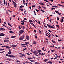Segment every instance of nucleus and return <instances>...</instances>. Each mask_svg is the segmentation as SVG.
Instances as JSON below:
<instances>
[{
  "mask_svg": "<svg viewBox=\"0 0 64 64\" xmlns=\"http://www.w3.org/2000/svg\"><path fill=\"white\" fill-rule=\"evenodd\" d=\"M61 20L62 21H61V23H62V22H63L64 20H63V19H62Z\"/></svg>",
  "mask_w": 64,
  "mask_h": 64,
  "instance_id": "obj_32",
  "label": "nucleus"
},
{
  "mask_svg": "<svg viewBox=\"0 0 64 64\" xmlns=\"http://www.w3.org/2000/svg\"><path fill=\"white\" fill-rule=\"evenodd\" d=\"M6 39H9V38H5Z\"/></svg>",
  "mask_w": 64,
  "mask_h": 64,
  "instance_id": "obj_64",
  "label": "nucleus"
},
{
  "mask_svg": "<svg viewBox=\"0 0 64 64\" xmlns=\"http://www.w3.org/2000/svg\"><path fill=\"white\" fill-rule=\"evenodd\" d=\"M29 21L30 23H32V22H33V21H32V20H30Z\"/></svg>",
  "mask_w": 64,
  "mask_h": 64,
  "instance_id": "obj_17",
  "label": "nucleus"
},
{
  "mask_svg": "<svg viewBox=\"0 0 64 64\" xmlns=\"http://www.w3.org/2000/svg\"><path fill=\"white\" fill-rule=\"evenodd\" d=\"M57 20L58 21V20H59V18L58 17H57Z\"/></svg>",
  "mask_w": 64,
  "mask_h": 64,
  "instance_id": "obj_52",
  "label": "nucleus"
},
{
  "mask_svg": "<svg viewBox=\"0 0 64 64\" xmlns=\"http://www.w3.org/2000/svg\"><path fill=\"white\" fill-rule=\"evenodd\" d=\"M27 58H28L27 59H28L29 60H30V58L27 57Z\"/></svg>",
  "mask_w": 64,
  "mask_h": 64,
  "instance_id": "obj_38",
  "label": "nucleus"
},
{
  "mask_svg": "<svg viewBox=\"0 0 64 64\" xmlns=\"http://www.w3.org/2000/svg\"><path fill=\"white\" fill-rule=\"evenodd\" d=\"M26 43V44H29V45H30V44H29V42H25V43Z\"/></svg>",
  "mask_w": 64,
  "mask_h": 64,
  "instance_id": "obj_29",
  "label": "nucleus"
},
{
  "mask_svg": "<svg viewBox=\"0 0 64 64\" xmlns=\"http://www.w3.org/2000/svg\"><path fill=\"white\" fill-rule=\"evenodd\" d=\"M25 63H30V64H32V63L31 62H27V61Z\"/></svg>",
  "mask_w": 64,
  "mask_h": 64,
  "instance_id": "obj_13",
  "label": "nucleus"
},
{
  "mask_svg": "<svg viewBox=\"0 0 64 64\" xmlns=\"http://www.w3.org/2000/svg\"><path fill=\"white\" fill-rule=\"evenodd\" d=\"M24 23H21V24H22V25H24Z\"/></svg>",
  "mask_w": 64,
  "mask_h": 64,
  "instance_id": "obj_60",
  "label": "nucleus"
},
{
  "mask_svg": "<svg viewBox=\"0 0 64 64\" xmlns=\"http://www.w3.org/2000/svg\"><path fill=\"white\" fill-rule=\"evenodd\" d=\"M24 20H27V18H24Z\"/></svg>",
  "mask_w": 64,
  "mask_h": 64,
  "instance_id": "obj_40",
  "label": "nucleus"
},
{
  "mask_svg": "<svg viewBox=\"0 0 64 64\" xmlns=\"http://www.w3.org/2000/svg\"><path fill=\"white\" fill-rule=\"evenodd\" d=\"M23 7H24V6L22 5H21L20 7V8H23Z\"/></svg>",
  "mask_w": 64,
  "mask_h": 64,
  "instance_id": "obj_22",
  "label": "nucleus"
},
{
  "mask_svg": "<svg viewBox=\"0 0 64 64\" xmlns=\"http://www.w3.org/2000/svg\"><path fill=\"white\" fill-rule=\"evenodd\" d=\"M4 42H9V40H4Z\"/></svg>",
  "mask_w": 64,
  "mask_h": 64,
  "instance_id": "obj_11",
  "label": "nucleus"
},
{
  "mask_svg": "<svg viewBox=\"0 0 64 64\" xmlns=\"http://www.w3.org/2000/svg\"><path fill=\"white\" fill-rule=\"evenodd\" d=\"M22 46L23 47H26V46Z\"/></svg>",
  "mask_w": 64,
  "mask_h": 64,
  "instance_id": "obj_56",
  "label": "nucleus"
},
{
  "mask_svg": "<svg viewBox=\"0 0 64 64\" xmlns=\"http://www.w3.org/2000/svg\"><path fill=\"white\" fill-rule=\"evenodd\" d=\"M44 55V53H42L41 54V55L42 56H43V55Z\"/></svg>",
  "mask_w": 64,
  "mask_h": 64,
  "instance_id": "obj_55",
  "label": "nucleus"
},
{
  "mask_svg": "<svg viewBox=\"0 0 64 64\" xmlns=\"http://www.w3.org/2000/svg\"><path fill=\"white\" fill-rule=\"evenodd\" d=\"M32 24L33 25V26H34V28H36V27L35 26V25H34V24L33 23V22H32Z\"/></svg>",
  "mask_w": 64,
  "mask_h": 64,
  "instance_id": "obj_19",
  "label": "nucleus"
},
{
  "mask_svg": "<svg viewBox=\"0 0 64 64\" xmlns=\"http://www.w3.org/2000/svg\"><path fill=\"white\" fill-rule=\"evenodd\" d=\"M15 8H16V7H17V4H16V2H14L13 4Z\"/></svg>",
  "mask_w": 64,
  "mask_h": 64,
  "instance_id": "obj_6",
  "label": "nucleus"
},
{
  "mask_svg": "<svg viewBox=\"0 0 64 64\" xmlns=\"http://www.w3.org/2000/svg\"><path fill=\"white\" fill-rule=\"evenodd\" d=\"M0 31H4V30H5V29L4 28H0Z\"/></svg>",
  "mask_w": 64,
  "mask_h": 64,
  "instance_id": "obj_9",
  "label": "nucleus"
},
{
  "mask_svg": "<svg viewBox=\"0 0 64 64\" xmlns=\"http://www.w3.org/2000/svg\"><path fill=\"white\" fill-rule=\"evenodd\" d=\"M23 3L24 4L25 3V2L24 0L23 1Z\"/></svg>",
  "mask_w": 64,
  "mask_h": 64,
  "instance_id": "obj_50",
  "label": "nucleus"
},
{
  "mask_svg": "<svg viewBox=\"0 0 64 64\" xmlns=\"http://www.w3.org/2000/svg\"><path fill=\"white\" fill-rule=\"evenodd\" d=\"M26 6H28V5H27V3H26Z\"/></svg>",
  "mask_w": 64,
  "mask_h": 64,
  "instance_id": "obj_57",
  "label": "nucleus"
},
{
  "mask_svg": "<svg viewBox=\"0 0 64 64\" xmlns=\"http://www.w3.org/2000/svg\"><path fill=\"white\" fill-rule=\"evenodd\" d=\"M6 56H8V57H9V54H6L5 55Z\"/></svg>",
  "mask_w": 64,
  "mask_h": 64,
  "instance_id": "obj_37",
  "label": "nucleus"
},
{
  "mask_svg": "<svg viewBox=\"0 0 64 64\" xmlns=\"http://www.w3.org/2000/svg\"><path fill=\"white\" fill-rule=\"evenodd\" d=\"M24 36L23 35L22 36H21L19 38V40H23V39H24Z\"/></svg>",
  "mask_w": 64,
  "mask_h": 64,
  "instance_id": "obj_1",
  "label": "nucleus"
},
{
  "mask_svg": "<svg viewBox=\"0 0 64 64\" xmlns=\"http://www.w3.org/2000/svg\"><path fill=\"white\" fill-rule=\"evenodd\" d=\"M38 23L39 24H41L40 22V21H39L38 22Z\"/></svg>",
  "mask_w": 64,
  "mask_h": 64,
  "instance_id": "obj_63",
  "label": "nucleus"
},
{
  "mask_svg": "<svg viewBox=\"0 0 64 64\" xmlns=\"http://www.w3.org/2000/svg\"><path fill=\"white\" fill-rule=\"evenodd\" d=\"M30 61L32 62H34V60H30Z\"/></svg>",
  "mask_w": 64,
  "mask_h": 64,
  "instance_id": "obj_26",
  "label": "nucleus"
},
{
  "mask_svg": "<svg viewBox=\"0 0 64 64\" xmlns=\"http://www.w3.org/2000/svg\"><path fill=\"white\" fill-rule=\"evenodd\" d=\"M16 36H13L10 37V38H15V37H16Z\"/></svg>",
  "mask_w": 64,
  "mask_h": 64,
  "instance_id": "obj_21",
  "label": "nucleus"
},
{
  "mask_svg": "<svg viewBox=\"0 0 64 64\" xmlns=\"http://www.w3.org/2000/svg\"><path fill=\"white\" fill-rule=\"evenodd\" d=\"M40 11H42V12H45V11L43 10H42V9L40 10Z\"/></svg>",
  "mask_w": 64,
  "mask_h": 64,
  "instance_id": "obj_41",
  "label": "nucleus"
},
{
  "mask_svg": "<svg viewBox=\"0 0 64 64\" xmlns=\"http://www.w3.org/2000/svg\"><path fill=\"white\" fill-rule=\"evenodd\" d=\"M55 12H56V13H58V14H59V12H58V11L55 10Z\"/></svg>",
  "mask_w": 64,
  "mask_h": 64,
  "instance_id": "obj_25",
  "label": "nucleus"
},
{
  "mask_svg": "<svg viewBox=\"0 0 64 64\" xmlns=\"http://www.w3.org/2000/svg\"><path fill=\"white\" fill-rule=\"evenodd\" d=\"M4 5H3L2 4H0L2 6H4V5H5V0H4Z\"/></svg>",
  "mask_w": 64,
  "mask_h": 64,
  "instance_id": "obj_7",
  "label": "nucleus"
},
{
  "mask_svg": "<svg viewBox=\"0 0 64 64\" xmlns=\"http://www.w3.org/2000/svg\"><path fill=\"white\" fill-rule=\"evenodd\" d=\"M48 63H50V64H52V62L50 61H49L48 62Z\"/></svg>",
  "mask_w": 64,
  "mask_h": 64,
  "instance_id": "obj_20",
  "label": "nucleus"
},
{
  "mask_svg": "<svg viewBox=\"0 0 64 64\" xmlns=\"http://www.w3.org/2000/svg\"><path fill=\"white\" fill-rule=\"evenodd\" d=\"M45 1H46V2H48V3H50V2L48 1V0H44Z\"/></svg>",
  "mask_w": 64,
  "mask_h": 64,
  "instance_id": "obj_24",
  "label": "nucleus"
},
{
  "mask_svg": "<svg viewBox=\"0 0 64 64\" xmlns=\"http://www.w3.org/2000/svg\"><path fill=\"white\" fill-rule=\"evenodd\" d=\"M46 25H47L48 26V27H50V26L49 25V24H46Z\"/></svg>",
  "mask_w": 64,
  "mask_h": 64,
  "instance_id": "obj_48",
  "label": "nucleus"
},
{
  "mask_svg": "<svg viewBox=\"0 0 64 64\" xmlns=\"http://www.w3.org/2000/svg\"><path fill=\"white\" fill-rule=\"evenodd\" d=\"M42 8H44V9H46V8L44 6H42Z\"/></svg>",
  "mask_w": 64,
  "mask_h": 64,
  "instance_id": "obj_34",
  "label": "nucleus"
},
{
  "mask_svg": "<svg viewBox=\"0 0 64 64\" xmlns=\"http://www.w3.org/2000/svg\"><path fill=\"white\" fill-rule=\"evenodd\" d=\"M1 47H6L7 48H10V47L6 46H1Z\"/></svg>",
  "mask_w": 64,
  "mask_h": 64,
  "instance_id": "obj_3",
  "label": "nucleus"
},
{
  "mask_svg": "<svg viewBox=\"0 0 64 64\" xmlns=\"http://www.w3.org/2000/svg\"><path fill=\"white\" fill-rule=\"evenodd\" d=\"M34 36L35 37V38H37V37L36 36V34Z\"/></svg>",
  "mask_w": 64,
  "mask_h": 64,
  "instance_id": "obj_53",
  "label": "nucleus"
},
{
  "mask_svg": "<svg viewBox=\"0 0 64 64\" xmlns=\"http://www.w3.org/2000/svg\"><path fill=\"white\" fill-rule=\"evenodd\" d=\"M56 26L57 27H58V28H59V26L58 25H56Z\"/></svg>",
  "mask_w": 64,
  "mask_h": 64,
  "instance_id": "obj_28",
  "label": "nucleus"
},
{
  "mask_svg": "<svg viewBox=\"0 0 64 64\" xmlns=\"http://www.w3.org/2000/svg\"><path fill=\"white\" fill-rule=\"evenodd\" d=\"M18 28L19 29H21V27H20V26H19L18 27Z\"/></svg>",
  "mask_w": 64,
  "mask_h": 64,
  "instance_id": "obj_58",
  "label": "nucleus"
},
{
  "mask_svg": "<svg viewBox=\"0 0 64 64\" xmlns=\"http://www.w3.org/2000/svg\"><path fill=\"white\" fill-rule=\"evenodd\" d=\"M20 10L21 11H23V9H21V8H20Z\"/></svg>",
  "mask_w": 64,
  "mask_h": 64,
  "instance_id": "obj_35",
  "label": "nucleus"
},
{
  "mask_svg": "<svg viewBox=\"0 0 64 64\" xmlns=\"http://www.w3.org/2000/svg\"><path fill=\"white\" fill-rule=\"evenodd\" d=\"M37 51H35V52H34L33 53H34V54L36 56H39V55H37L36 54H37ZM36 53V54H35Z\"/></svg>",
  "mask_w": 64,
  "mask_h": 64,
  "instance_id": "obj_4",
  "label": "nucleus"
},
{
  "mask_svg": "<svg viewBox=\"0 0 64 64\" xmlns=\"http://www.w3.org/2000/svg\"><path fill=\"white\" fill-rule=\"evenodd\" d=\"M49 36H48V37H49V38H50V37H51V36L50 35V34L49 35Z\"/></svg>",
  "mask_w": 64,
  "mask_h": 64,
  "instance_id": "obj_62",
  "label": "nucleus"
},
{
  "mask_svg": "<svg viewBox=\"0 0 64 64\" xmlns=\"http://www.w3.org/2000/svg\"><path fill=\"white\" fill-rule=\"evenodd\" d=\"M12 52V51L11 50H9V52H10V53H11V52Z\"/></svg>",
  "mask_w": 64,
  "mask_h": 64,
  "instance_id": "obj_46",
  "label": "nucleus"
},
{
  "mask_svg": "<svg viewBox=\"0 0 64 64\" xmlns=\"http://www.w3.org/2000/svg\"><path fill=\"white\" fill-rule=\"evenodd\" d=\"M34 13H35V14H34V15H36V12H35V11H34Z\"/></svg>",
  "mask_w": 64,
  "mask_h": 64,
  "instance_id": "obj_36",
  "label": "nucleus"
},
{
  "mask_svg": "<svg viewBox=\"0 0 64 64\" xmlns=\"http://www.w3.org/2000/svg\"><path fill=\"white\" fill-rule=\"evenodd\" d=\"M12 58H16V56H12Z\"/></svg>",
  "mask_w": 64,
  "mask_h": 64,
  "instance_id": "obj_44",
  "label": "nucleus"
},
{
  "mask_svg": "<svg viewBox=\"0 0 64 64\" xmlns=\"http://www.w3.org/2000/svg\"><path fill=\"white\" fill-rule=\"evenodd\" d=\"M44 48H45V47H43V48L42 49V50H44Z\"/></svg>",
  "mask_w": 64,
  "mask_h": 64,
  "instance_id": "obj_47",
  "label": "nucleus"
},
{
  "mask_svg": "<svg viewBox=\"0 0 64 64\" xmlns=\"http://www.w3.org/2000/svg\"><path fill=\"white\" fill-rule=\"evenodd\" d=\"M33 43L34 44H36V42L35 41H33Z\"/></svg>",
  "mask_w": 64,
  "mask_h": 64,
  "instance_id": "obj_14",
  "label": "nucleus"
},
{
  "mask_svg": "<svg viewBox=\"0 0 64 64\" xmlns=\"http://www.w3.org/2000/svg\"><path fill=\"white\" fill-rule=\"evenodd\" d=\"M24 32V30H23L19 31V35H21V34H22V33H23V32Z\"/></svg>",
  "mask_w": 64,
  "mask_h": 64,
  "instance_id": "obj_2",
  "label": "nucleus"
},
{
  "mask_svg": "<svg viewBox=\"0 0 64 64\" xmlns=\"http://www.w3.org/2000/svg\"><path fill=\"white\" fill-rule=\"evenodd\" d=\"M22 57H25V54H22Z\"/></svg>",
  "mask_w": 64,
  "mask_h": 64,
  "instance_id": "obj_33",
  "label": "nucleus"
},
{
  "mask_svg": "<svg viewBox=\"0 0 64 64\" xmlns=\"http://www.w3.org/2000/svg\"><path fill=\"white\" fill-rule=\"evenodd\" d=\"M50 27L52 28H53V29H54V28L55 29V28L54 27V26H50Z\"/></svg>",
  "mask_w": 64,
  "mask_h": 64,
  "instance_id": "obj_18",
  "label": "nucleus"
},
{
  "mask_svg": "<svg viewBox=\"0 0 64 64\" xmlns=\"http://www.w3.org/2000/svg\"><path fill=\"white\" fill-rule=\"evenodd\" d=\"M17 46L16 45H12L11 46V47L13 48V47H17Z\"/></svg>",
  "mask_w": 64,
  "mask_h": 64,
  "instance_id": "obj_8",
  "label": "nucleus"
},
{
  "mask_svg": "<svg viewBox=\"0 0 64 64\" xmlns=\"http://www.w3.org/2000/svg\"><path fill=\"white\" fill-rule=\"evenodd\" d=\"M40 52H41V50H38V53H40Z\"/></svg>",
  "mask_w": 64,
  "mask_h": 64,
  "instance_id": "obj_31",
  "label": "nucleus"
},
{
  "mask_svg": "<svg viewBox=\"0 0 64 64\" xmlns=\"http://www.w3.org/2000/svg\"><path fill=\"white\" fill-rule=\"evenodd\" d=\"M36 11H37V12H38V11H39V10H37V9H36Z\"/></svg>",
  "mask_w": 64,
  "mask_h": 64,
  "instance_id": "obj_45",
  "label": "nucleus"
},
{
  "mask_svg": "<svg viewBox=\"0 0 64 64\" xmlns=\"http://www.w3.org/2000/svg\"><path fill=\"white\" fill-rule=\"evenodd\" d=\"M26 38L27 40H29L30 37H29V36H26Z\"/></svg>",
  "mask_w": 64,
  "mask_h": 64,
  "instance_id": "obj_5",
  "label": "nucleus"
},
{
  "mask_svg": "<svg viewBox=\"0 0 64 64\" xmlns=\"http://www.w3.org/2000/svg\"><path fill=\"white\" fill-rule=\"evenodd\" d=\"M20 27L21 28H23L24 29H25V27L24 26H20Z\"/></svg>",
  "mask_w": 64,
  "mask_h": 64,
  "instance_id": "obj_15",
  "label": "nucleus"
},
{
  "mask_svg": "<svg viewBox=\"0 0 64 64\" xmlns=\"http://www.w3.org/2000/svg\"><path fill=\"white\" fill-rule=\"evenodd\" d=\"M7 1H6V6H7Z\"/></svg>",
  "mask_w": 64,
  "mask_h": 64,
  "instance_id": "obj_59",
  "label": "nucleus"
},
{
  "mask_svg": "<svg viewBox=\"0 0 64 64\" xmlns=\"http://www.w3.org/2000/svg\"><path fill=\"white\" fill-rule=\"evenodd\" d=\"M8 25H9V26H10V27H12V26L11 25V24H10L8 22Z\"/></svg>",
  "mask_w": 64,
  "mask_h": 64,
  "instance_id": "obj_16",
  "label": "nucleus"
},
{
  "mask_svg": "<svg viewBox=\"0 0 64 64\" xmlns=\"http://www.w3.org/2000/svg\"><path fill=\"white\" fill-rule=\"evenodd\" d=\"M34 31L35 32V33H36V32H37V31L35 30H34Z\"/></svg>",
  "mask_w": 64,
  "mask_h": 64,
  "instance_id": "obj_51",
  "label": "nucleus"
},
{
  "mask_svg": "<svg viewBox=\"0 0 64 64\" xmlns=\"http://www.w3.org/2000/svg\"><path fill=\"white\" fill-rule=\"evenodd\" d=\"M12 56L11 55H9V57H12Z\"/></svg>",
  "mask_w": 64,
  "mask_h": 64,
  "instance_id": "obj_61",
  "label": "nucleus"
},
{
  "mask_svg": "<svg viewBox=\"0 0 64 64\" xmlns=\"http://www.w3.org/2000/svg\"><path fill=\"white\" fill-rule=\"evenodd\" d=\"M9 32L10 33H14V32H12V31H9Z\"/></svg>",
  "mask_w": 64,
  "mask_h": 64,
  "instance_id": "obj_23",
  "label": "nucleus"
},
{
  "mask_svg": "<svg viewBox=\"0 0 64 64\" xmlns=\"http://www.w3.org/2000/svg\"><path fill=\"white\" fill-rule=\"evenodd\" d=\"M53 9H54V10H55V8H51V10H53Z\"/></svg>",
  "mask_w": 64,
  "mask_h": 64,
  "instance_id": "obj_39",
  "label": "nucleus"
},
{
  "mask_svg": "<svg viewBox=\"0 0 64 64\" xmlns=\"http://www.w3.org/2000/svg\"><path fill=\"white\" fill-rule=\"evenodd\" d=\"M8 30H10V31H12V30L11 29H10L9 28H8Z\"/></svg>",
  "mask_w": 64,
  "mask_h": 64,
  "instance_id": "obj_54",
  "label": "nucleus"
},
{
  "mask_svg": "<svg viewBox=\"0 0 64 64\" xmlns=\"http://www.w3.org/2000/svg\"><path fill=\"white\" fill-rule=\"evenodd\" d=\"M39 4L40 5H44V6H45L44 4L42 2H40Z\"/></svg>",
  "mask_w": 64,
  "mask_h": 64,
  "instance_id": "obj_10",
  "label": "nucleus"
},
{
  "mask_svg": "<svg viewBox=\"0 0 64 64\" xmlns=\"http://www.w3.org/2000/svg\"><path fill=\"white\" fill-rule=\"evenodd\" d=\"M0 34L1 35V36H3V34L1 33Z\"/></svg>",
  "mask_w": 64,
  "mask_h": 64,
  "instance_id": "obj_49",
  "label": "nucleus"
},
{
  "mask_svg": "<svg viewBox=\"0 0 64 64\" xmlns=\"http://www.w3.org/2000/svg\"><path fill=\"white\" fill-rule=\"evenodd\" d=\"M2 50H4V49H3L2 48L0 49V51H2V52H4V51Z\"/></svg>",
  "mask_w": 64,
  "mask_h": 64,
  "instance_id": "obj_12",
  "label": "nucleus"
},
{
  "mask_svg": "<svg viewBox=\"0 0 64 64\" xmlns=\"http://www.w3.org/2000/svg\"><path fill=\"white\" fill-rule=\"evenodd\" d=\"M16 62H20V60H17L16 61Z\"/></svg>",
  "mask_w": 64,
  "mask_h": 64,
  "instance_id": "obj_42",
  "label": "nucleus"
},
{
  "mask_svg": "<svg viewBox=\"0 0 64 64\" xmlns=\"http://www.w3.org/2000/svg\"><path fill=\"white\" fill-rule=\"evenodd\" d=\"M35 64H40V63L38 62H36L35 63Z\"/></svg>",
  "mask_w": 64,
  "mask_h": 64,
  "instance_id": "obj_27",
  "label": "nucleus"
},
{
  "mask_svg": "<svg viewBox=\"0 0 64 64\" xmlns=\"http://www.w3.org/2000/svg\"><path fill=\"white\" fill-rule=\"evenodd\" d=\"M12 60V59H8V60L9 61H11Z\"/></svg>",
  "mask_w": 64,
  "mask_h": 64,
  "instance_id": "obj_43",
  "label": "nucleus"
},
{
  "mask_svg": "<svg viewBox=\"0 0 64 64\" xmlns=\"http://www.w3.org/2000/svg\"><path fill=\"white\" fill-rule=\"evenodd\" d=\"M52 42H53V43H56V42H55V41H54L53 40H52Z\"/></svg>",
  "mask_w": 64,
  "mask_h": 64,
  "instance_id": "obj_30",
  "label": "nucleus"
}]
</instances>
